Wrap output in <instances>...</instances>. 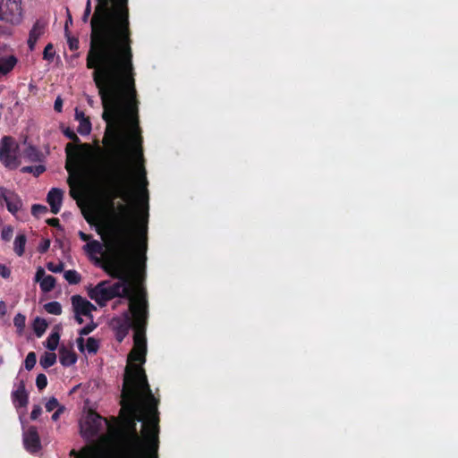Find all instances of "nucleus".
<instances>
[{
  "mask_svg": "<svg viewBox=\"0 0 458 458\" xmlns=\"http://www.w3.org/2000/svg\"><path fill=\"white\" fill-rule=\"evenodd\" d=\"M141 177H142L143 186L146 187L148 182H147V178H146V171L144 168L141 169Z\"/></svg>",
  "mask_w": 458,
  "mask_h": 458,
  "instance_id": "864d4df0",
  "label": "nucleus"
},
{
  "mask_svg": "<svg viewBox=\"0 0 458 458\" xmlns=\"http://www.w3.org/2000/svg\"><path fill=\"white\" fill-rule=\"evenodd\" d=\"M64 265L63 262H59L58 264L48 262L47 264V269L53 273H61L64 270Z\"/></svg>",
  "mask_w": 458,
  "mask_h": 458,
  "instance_id": "c9c22d12",
  "label": "nucleus"
},
{
  "mask_svg": "<svg viewBox=\"0 0 458 458\" xmlns=\"http://www.w3.org/2000/svg\"><path fill=\"white\" fill-rule=\"evenodd\" d=\"M68 45L71 50H76L79 47V40L75 38H69Z\"/></svg>",
  "mask_w": 458,
  "mask_h": 458,
  "instance_id": "49530a36",
  "label": "nucleus"
},
{
  "mask_svg": "<svg viewBox=\"0 0 458 458\" xmlns=\"http://www.w3.org/2000/svg\"><path fill=\"white\" fill-rule=\"evenodd\" d=\"M141 141H142V139L141 137L139 135L136 139V143L139 145V149H138V154L140 156V158H142V149H141Z\"/></svg>",
  "mask_w": 458,
  "mask_h": 458,
  "instance_id": "8fccbe9b",
  "label": "nucleus"
},
{
  "mask_svg": "<svg viewBox=\"0 0 458 458\" xmlns=\"http://www.w3.org/2000/svg\"><path fill=\"white\" fill-rule=\"evenodd\" d=\"M59 360L64 367H70L76 363L77 355L72 350L62 346L59 349Z\"/></svg>",
  "mask_w": 458,
  "mask_h": 458,
  "instance_id": "dca6fc26",
  "label": "nucleus"
},
{
  "mask_svg": "<svg viewBox=\"0 0 458 458\" xmlns=\"http://www.w3.org/2000/svg\"><path fill=\"white\" fill-rule=\"evenodd\" d=\"M45 171H46V166L43 165H28V166H23L21 169V173L33 174L34 176H38L41 174H43Z\"/></svg>",
  "mask_w": 458,
  "mask_h": 458,
  "instance_id": "393cba45",
  "label": "nucleus"
},
{
  "mask_svg": "<svg viewBox=\"0 0 458 458\" xmlns=\"http://www.w3.org/2000/svg\"><path fill=\"white\" fill-rule=\"evenodd\" d=\"M47 323L44 318L37 317L33 322V330L38 337H41L47 328Z\"/></svg>",
  "mask_w": 458,
  "mask_h": 458,
  "instance_id": "6ab92c4d",
  "label": "nucleus"
},
{
  "mask_svg": "<svg viewBox=\"0 0 458 458\" xmlns=\"http://www.w3.org/2000/svg\"><path fill=\"white\" fill-rule=\"evenodd\" d=\"M79 236H80V238H81L82 241H89V237H90L89 234H86L85 233H83V232H81V231H80V232H79Z\"/></svg>",
  "mask_w": 458,
  "mask_h": 458,
  "instance_id": "5fc2aeb1",
  "label": "nucleus"
},
{
  "mask_svg": "<svg viewBox=\"0 0 458 458\" xmlns=\"http://www.w3.org/2000/svg\"><path fill=\"white\" fill-rule=\"evenodd\" d=\"M138 420L131 417L130 433L126 437V453L129 458H146L149 452L150 458H157L158 448V428L157 418H153L152 425L147 426L145 420L142 422V436L140 437L136 428Z\"/></svg>",
  "mask_w": 458,
  "mask_h": 458,
  "instance_id": "7ed1b4c3",
  "label": "nucleus"
},
{
  "mask_svg": "<svg viewBox=\"0 0 458 458\" xmlns=\"http://www.w3.org/2000/svg\"><path fill=\"white\" fill-rule=\"evenodd\" d=\"M6 314V305L5 302L0 301V316H4Z\"/></svg>",
  "mask_w": 458,
  "mask_h": 458,
  "instance_id": "603ef678",
  "label": "nucleus"
},
{
  "mask_svg": "<svg viewBox=\"0 0 458 458\" xmlns=\"http://www.w3.org/2000/svg\"><path fill=\"white\" fill-rule=\"evenodd\" d=\"M82 315H75V320L78 324H82L83 323V319L81 318Z\"/></svg>",
  "mask_w": 458,
  "mask_h": 458,
  "instance_id": "6e6d98bb",
  "label": "nucleus"
},
{
  "mask_svg": "<svg viewBox=\"0 0 458 458\" xmlns=\"http://www.w3.org/2000/svg\"><path fill=\"white\" fill-rule=\"evenodd\" d=\"M3 363V358L0 357V365Z\"/></svg>",
  "mask_w": 458,
  "mask_h": 458,
  "instance_id": "680f3d73",
  "label": "nucleus"
},
{
  "mask_svg": "<svg viewBox=\"0 0 458 458\" xmlns=\"http://www.w3.org/2000/svg\"><path fill=\"white\" fill-rule=\"evenodd\" d=\"M90 25L86 66L93 70L106 130H140L128 0H98Z\"/></svg>",
  "mask_w": 458,
  "mask_h": 458,
  "instance_id": "f257e3e1",
  "label": "nucleus"
},
{
  "mask_svg": "<svg viewBox=\"0 0 458 458\" xmlns=\"http://www.w3.org/2000/svg\"><path fill=\"white\" fill-rule=\"evenodd\" d=\"M86 348L89 353H96L99 348V343L94 337L87 339Z\"/></svg>",
  "mask_w": 458,
  "mask_h": 458,
  "instance_id": "7c9ffc66",
  "label": "nucleus"
},
{
  "mask_svg": "<svg viewBox=\"0 0 458 458\" xmlns=\"http://www.w3.org/2000/svg\"><path fill=\"white\" fill-rule=\"evenodd\" d=\"M64 406H60L52 415L51 419L54 420V421H56L60 415L64 412Z\"/></svg>",
  "mask_w": 458,
  "mask_h": 458,
  "instance_id": "09e8293b",
  "label": "nucleus"
},
{
  "mask_svg": "<svg viewBox=\"0 0 458 458\" xmlns=\"http://www.w3.org/2000/svg\"><path fill=\"white\" fill-rule=\"evenodd\" d=\"M41 412H42V409H41L40 405H38V404L34 405L33 409L30 412V419L33 420H37L39 417V415L41 414Z\"/></svg>",
  "mask_w": 458,
  "mask_h": 458,
  "instance_id": "ea45409f",
  "label": "nucleus"
},
{
  "mask_svg": "<svg viewBox=\"0 0 458 458\" xmlns=\"http://www.w3.org/2000/svg\"><path fill=\"white\" fill-rule=\"evenodd\" d=\"M87 102H88V104H89L90 106H93V105H94V101H93V99H92V98H91V97H89H89L87 98Z\"/></svg>",
  "mask_w": 458,
  "mask_h": 458,
  "instance_id": "4d7b16f0",
  "label": "nucleus"
},
{
  "mask_svg": "<svg viewBox=\"0 0 458 458\" xmlns=\"http://www.w3.org/2000/svg\"><path fill=\"white\" fill-rule=\"evenodd\" d=\"M103 269L112 277L118 280L130 279L125 273L123 264L121 259H109L102 266Z\"/></svg>",
  "mask_w": 458,
  "mask_h": 458,
  "instance_id": "9b49d317",
  "label": "nucleus"
},
{
  "mask_svg": "<svg viewBox=\"0 0 458 458\" xmlns=\"http://www.w3.org/2000/svg\"><path fill=\"white\" fill-rule=\"evenodd\" d=\"M70 21L72 22V17L71 16H69V20H67L66 22H70Z\"/></svg>",
  "mask_w": 458,
  "mask_h": 458,
  "instance_id": "bf43d9fd",
  "label": "nucleus"
},
{
  "mask_svg": "<svg viewBox=\"0 0 458 458\" xmlns=\"http://www.w3.org/2000/svg\"><path fill=\"white\" fill-rule=\"evenodd\" d=\"M63 133L65 137L72 140L74 143L79 144L81 142L80 138L77 136V134L74 132V131L70 128L66 127L63 130Z\"/></svg>",
  "mask_w": 458,
  "mask_h": 458,
  "instance_id": "473e14b6",
  "label": "nucleus"
},
{
  "mask_svg": "<svg viewBox=\"0 0 458 458\" xmlns=\"http://www.w3.org/2000/svg\"><path fill=\"white\" fill-rule=\"evenodd\" d=\"M13 230L10 225L4 226L1 232L2 240L4 242H9L13 237Z\"/></svg>",
  "mask_w": 458,
  "mask_h": 458,
  "instance_id": "f704fd0d",
  "label": "nucleus"
},
{
  "mask_svg": "<svg viewBox=\"0 0 458 458\" xmlns=\"http://www.w3.org/2000/svg\"><path fill=\"white\" fill-rule=\"evenodd\" d=\"M64 192L61 189L52 188L47 196V201L50 205L51 212L53 214H58L62 202H63Z\"/></svg>",
  "mask_w": 458,
  "mask_h": 458,
  "instance_id": "ddd939ff",
  "label": "nucleus"
},
{
  "mask_svg": "<svg viewBox=\"0 0 458 458\" xmlns=\"http://www.w3.org/2000/svg\"><path fill=\"white\" fill-rule=\"evenodd\" d=\"M23 444L27 451L31 454L38 453L41 449L39 436L36 427H30L23 434Z\"/></svg>",
  "mask_w": 458,
  "mask_h": 458,
  "instance_id": "9d476101",
  "label": "nucleus"
},
{
  "mask_svg": "<svg viewBox=\"0 0 458 458\" xmlns=\"http://www.w3.org/2000/svg\"><path fill=\"white\" fill-rule=\"evenodd\" d=\"M78 150V148L74 146L72 143H68L65 147V152L68 157H71L72 155H75Z\"/></svg>",
  "mask_w": 458,
  "mask_h": 458,
  "instance_id": "a19ab883",
  "label": "nucleus"
},
{
  "mask_svg": "<svg viewBox=\"0 0 458 458\" xmlns=\"http://www.w3.org/2000/svg\"><path fill=\"white\" fill-rule=\"evenodd\" d=\"M4 200L7 210L15 215L22 208V200L20 196L13 191L0 187V202Z\"/></svg>",
  "mask_w": 458,
  "mask_h": 458,
  "instance_id": "6e6552de",
  "label": "nucleus"
},
{
  "mask_svg": "<svg viewBox=\"0 0 458 458\" xmlns=\"http://www.w3.org/2000/svg\"><path fill=\"white\" fill-rule=\"evenodd\" d=\"M46 222L50 226H54V227L57 228L58 230H63V227L60 225L58 218H48V219H47Z\"/></svg>",
  "mask_w": 458,
  "mask_h": 458,
  "instance_id": "c03bdc74",
  "label": "nucleus"
},
{
  "mask_svg": "<svg viewBox=\"0 0 458 458\" xmlns=\"http://www.w3.org/2000/svg\"><path fill=\"white\" fill-rule=\"evenodd\" d=\"M88 294L100 307L106 306L108 301L115 297H121L129 301V305L133 303L130 279L118 280L114 284H111L109 280L101 281L95 287L91 288Z\"/></svg>",
  "mask_w": 458,
  "mask_h": 458,
  "instance_id": "20e7f679",
  "label": "nucleus"
},
{
  "mask_svg": "<svg viewBox=\"0 0 458 458\" xmlns=\"http://www.w3.org/2000/svg\"><path fill=\"white\" fill-rule=\"evenodd\" d=\"M74 117L75 120L79 122V126L77 129L78 132L83 136L89 135L92 129L89 117L85 115L84 112L79 110L78 108L75 109Z\"/></svg>",
  "mask_w": 458,
  "mask_h": 458,
  "instance_id": "2eb2a0df",
  "label": "nucleus"
},
{
  "mask_svg": "<svg viewBox=\"0 0 458 458\" xmlns=\"http://www.w3.org/2000/svg\"><path fill=\"white\" fill-rule=\"evenodd\" d=\"M90 13H91V4H90V0H88L85 10H84V13L81 18L83 22L88 21Z\"/></svg>",
  "mask_w": 458,
  "mask_h": 458,
  "instance_id": "58836bf2",
  "label": "nucleus"
},
{
  "mask_svg": "<svg viewBox=\"0 0 458 458\" xmlns=\"http://www.w3.org/2000/svg\"><path fill=\"white\" fill-rule=\"evenodd\" d=\"M65 280L71 284H77L81 282V276L76 270H67L64 274Z\"/></svg>",
  "mask_w": 458,
  "mask_h": 458,
  "instance_id": "a878e982",
  "label": "nucleus"
},
{
  "mask_svg": "<svg viewBox=\"0 0 458 458\" xmlns=\"http://www.w3.org/2000/svg\"><path fill=\"white\" fill-rule=\"evenodd\" d=\"M41 157L40 151L31 145H29L22 152V157L29 162H39Z\"/></svg>",
  "mask_w": 458,
  "mask_h": 458,
  "instance_id": "a211bd4d",
  "label": "nucleus"
},
{
  "mask_svg": "<svg viewBox=\"0 0 458 458\" xmlns=\"http://www.w3.org/2000/svg\"><path fill=\"white\" fill-rule=\"evenodd\" d=\"M107 427V421L100 415L90 412L87 415L84 421L81 423V435L88 441L99 436V434Z\"/></svg>",
  "mask_w": 458,
  "mask_h": 458,
  "instance_id": "423d86ee",
  "label": "nucleus"
},
{
  "mask_svg": "<svg viewBox=\"0 0 458 458\" xmlns=\"http://www.w3.org/2000/svg\"><path fill=\"white\" fill-rule=\"evenodd\" d=\"M37 362L36 353L34 352H30L27 354L26 359L24 360V366L27 370H31Z\"/></svg>",
  "mask_w": 458,
  "mask_h": 458,
  "instance_id": "c85d7f7f",
  "label": "nucleus"
},
{
  "mask_svg": "<svg viewBox=\"0 0 458 458\" xmlns=\"http://www.w3.org/2000/svg\"><path fill=\"white\" fill-rule=\"evenodd\" d=\"M84 250L89 254H101L103 246L98 241H91L84 245Z\"/></svg>",
  "mask_w": 458,
  "mask_h": 458,
  "instance_id": "b1692460",
  "label": "nucleus"
},
{
  "mask_svg": "<svg viewBox=\"0 0 458 458\" xmlns=\"http://www.w3.org/2000/svg\"><path fill=\"white\" fill-rule=\"evenodd\" d=\"M44 309L49 314L60 315L62 313V306L55 301L46 303Z\"/></svg>",
  "mask_w": 458,
  "mask_h": 458,
  "instance_id": "bb28decb",
  "label": "nucleus"
},
{
  "mask_svg": "<svg viewBox=\"0 0 458 458\" xmlns=\"http://www.w3.org/2000/svg\"><path fill=\"white\" fill-rule=\"evenodd\" d=\"M70 21L72 22V17L71 16H69V20H67L66 22H70Z\"/></svg>",
  "mask_w": 458,
  "mask_h": 458,
  "instance_id": "052dcab7",
  "label": "nucleus"
},
{
  "mask_svg": "<svg viewBox=\"0 0 458 458\" xmlns=\"http://www.w3.org/2000/svg\"><path fill=\"white\" fill-rule=\"evenodd\" d=\"M22 18L21 0H2L0 4V21L18 25L21 22Z\"/></svg>",
  "mask_w": 458,
  "mask_h": 458,
  "instance_id": "0eeeda50",
  "label": "nucleus"
},
{
  "mask_svg": "<svg viewBox=\"0 0 458 458\" xmlns=\"http://www.w3.org/2000/svg\"><path fill=\"white\" fill-rule=\"evenodd\" d=\"M129 308L121 315L113 318L109 326L114 332L116 341L122 343L133 327L131 317H134V347L128 355L129 365L125 369L121 405L122 411L126 410L131 413V417H134L138 422H143L145 416L140 403L144 397H147L152 403L149 408L150 412L157 411V402L151 393L145 370L141 366L132 362L140 361L141 364L146 362L148 301L142 297L136 304L131 303Z\"/></svg>",
  "mask_w": 458,
  "mask_h": 458,
  "instance_id": "f03ea898",
  "label": "nucleus"
},
{
  "mask_svg": "<svg viewBox=\"0 0 458 458\" xmlns=\"http://www.w3.org/2000/svg\"><path fill=\"white\" fill-rule=\"evenodd\" d=\"M97 327V325L94 322H91L90 324L86 325L81 329H80L79 334L80 335H88L90 334L95 328Z\"/></svg>",
  "mask_w": 458,
  "mask_h": 458,
  "instance_id": "4c0bfd02",
  "label": "nucleus"
},
{
  "mask_svg": "<svg viewBox=\"0 0 458 458\" xmlns=\"http://www.w3.org/2000/svg\"><path fill=\"white\" fill-rule=\"evenodd\" d=\"M17 63L13 55L0 58V78L10 72Z\"/></svg>",
  "mask_w": 458,
  "mask_h": 458,
  "instance_id": "f3484780",
  "label": "nucleus"
},
{
  "mask_svg": "<svg viewBox=\"0 0 458 458\" xmlns=\"http://www.w3.org/2000/svg\"><path fill=\"white\" fill-rule=\"evenodd\" d=\"M25 322H26V317L21 314L18 313L15 315L13 318V325L17 328V332L19 335H21L24 328H25Z\"/></svg>",
  "mask_w": 458,
  "mask_h": 458,
  "instance_id": "cd10ccee",
  "label": "nucleus"
},
{
  "mask_svg": "<svg viewBox=\"0 0 458 458\" xmlns=\"http://www.w3.org/2000/svg\"><path fill=\"white\" fill-rule=\"evenodd\" d=\"M48 212V209L46 206L41 204H34L31 207V214L35 217H39Z\"/></svg>",
  "mask_w": 458,
  "mask_h": 458,
  "instance_id": "c756f323",
  "label": "nucleus"
},
{
  "mask_svg": "<svg viewBox=\"0 0 458 458\" xmlns=\"http://www.w3.org/2000/svg\"><path fill=\"white\" fill-rule=\"evenodd\" d=\"M47 385V376L42 373L38 374L36 378V386L38 388V390L39 391L43 390L44 388H46Z\"/></svg>",
  "mask_w": 458,
  "mask_h": 458,
  "instance_id": "72a5a7b5",
  "label": "nucleus"
},
{
  "mask_svg": "<svg viewBox=\"0 0 458 458\" xmlns=\"http://www.w3.org/2000/svg\"><path fill=\"white\" fill-rule=\"evenodd\" d=\"M59 340V333L57 331L52 332L47 339L46 347L51 352L55 351L58 346Z\"/></svg>",
  "mask_w": 458,
  "mask_h": 458,
  "instance_id": "5701e85b",
  "label": "nucleus"
},
{
  "mask_svg": "<svg viewBox=\"0 0 458 458\" xmlns=\"http://www.w3.org/2000/svg\"><path fill=\"white\" fill-rule=\"evenodd\" d=\"M74 315H83L92 319L91 312L96 307L88 300L81 295H72L71 298Z\"/></svg>",
  "mask_w": 458,
  "mask_h": 458,
  "instance_id": "1a4fd4ad",
  "label": "nucleus"
},
{
  "mask_svg": "<svg viewBox=\"0 0 458 458\" xmlns=\"http://www.w3.org/2000/svg\"><path fill=\"white\" fill-rule=\"evenodd\" d=\"M47 22L42 20H38L30 31L28 38V47L30 51H33L38 38L44 35L46 31Z\"/></svg>",
  "mask_w": 458,
  "mask_h": 458,
  "instance_id": "f8f14e48",
  "label": "nucleus"
},
{
  "mask_svg": "<svg viewBox=\"0 0 458 458\" xmlns=\"http://www.w3.org/2000/svg\"><path fill=\"white\" fill-rule=\"evenodd\" d=\"M54 109L58 112V113H61L62 110H63V99L61 98V97H57L55 98V104H54Z\"/></svg>",
  "mask_w": 458,
  "mask_h": 458,
  "instance_id": "de8ad7c7",
  "label": "nucleus"
},
{
  "mask_svg": "<svg viewBox=\"0 0 458 458\" xmlns=\"http://www.w3.org/2000/svg\"><path fill=\"white\" fill-rule=\"evenodd\" d=\"M55 54V52L54 50V46L53 44L49 43L44 48L43 58L47 61L51 62L54 59Z\"/></svg>",
  "mask_w": 458,
  "mask_h": 458,
  "instance_id": "2f4dec72",
  "label": "nucleus"
},
{
  "mask_svg": "<svg viewBox=\"0 0 458 458\" xmlns=\"http://www.w3.org/2000/svg\"><path fill=\"white\" fill-rule=\"evenodd\" d=\"M77 345L81 352L84 351V339L81 335L77 339Z\"/></svg>",
  "mask_w": 458,
  "mask_h": 458,
  "instance_id": "3c124183",
  "label": "nucleus"
},
{
  "mask_svg": "<svg viewBox=\"0 0 458 458\" xmlns=\"http://www.w3.org/2000/svg\"><path fill=\"white\" fill-rule=\"evenodd\" d=\"M61 405H59L58 400L55 397H51L46 403L45 407L47 411H52L55 409H58Z\"/></svg>",
  "mask_w": 458,
  "mask_h": 458,
  "instance_id": "e433bc0d",
  "label": "nucleus"
},
{
  "mask_svg": "<svg viewBox=\"0 0 458 458\" xmlns=\"http://www.w3.org/2000/svg\"><path fill=\"white\" fill-rule=\"evenodd\" d=\"M50 247V240L46 239L44 240L38 246V251L40 253H45L48 250Z\"/></svg>",
  "mask_w": 458,
  "mask_h": 458,
  "instance_id": "79ce46f5",
  "label": "nucleus"
},
{
  "mask_svg": "<svg viewBox=\"0 0 458 458\" xmlns=\"http://www.w3.org/2000/svg\"><path fill=\"white\" fill-rule=\"evenodd\" d=\"M81 147L83 148H88L89 146L88 144H83V145H81Z\"/></svg>",
  "mask_w": 458,
  "mask_h": 458,
  "instance_id": "13d9d810",
  "label": "nucleus"
},
{
  "mask_svg": "<svg viewBox=\"0 0 458 458\" xmlns=\"http://www.w3.org/2000/svg\"><path fill=\"white\" fill-rule=\"evenodd\" d=\"M56 362V355L55 352H45L39 360L40 365L44 369H48L49 367L53 366Z\"/></svg>",
  "mask_w": 458,
  "mask_h": 458,
  "instance_id": "412c9836",
  "label": "nucleus"
},
{
  "mask_svg": "<svg viewBox=\"0 0 458 458\" xmlns=\"http://www.w3.org/2000/svg\"><path fill=\"white\" fill-rule=\"evenodd\" d=\"M26 242H27V239H26L25 234H18L14 240L13 250H14V252L19 257H21L24 253Z\"/></svg>",
  "mask_w": 458,
  "mask_h": 458,
  "instance_id": "aec40b11",
  "label": "nucleus"
},
{
  "mask_svg": "<svg viewBox=\"0 0 458 458\" xmlns=\"http://www.w3.org/2000/svg\"><path fill=\"white\" fill-rule=\"evenodd\" d=\"M11 275V270L8 267L4 264H0V276L3 278H8Z\"/></svg>",
  "mask_w": 458,
  "mask_h": 458,
  "instance_id": "a18cd8bd",
  "label": "nucleus"
},
{
  "mask_svg": "<svg viewBox=\"0 0 458 458\" xmlns=\"http://www.w3.org/2000/svg\"><path fill=\"white\" fill-rule=\"evenodd\" d=\"M18 144L11 136H4L0 140V162L8 169L13 170L20 165L17 155Z\"/></svg>",
  "mask_w": 458,
  "mask_h": 458,
  "instance_id": "39448f33",
  "label": "nucleus"
},
{
  "mask_svg": "<svg viewBox=\"0 0 458 458\" xmlns=\"http://www.w3.org/2000/svg\"><path fill=\"white\" fill-rule=\"evenodd\" d=\"M13 403L15 407H26L29 403L28 393L25 389V383L21 380L16 390L12 393Z\"/></svg>",
  "mask_w": 458,
  "mask_h": 458,
  "instance_id": "4468645a",
  "label": "nucleus"
},
{
  "mask_svg": "<svg viewBox=\"0 0 458 458\" xmlns=\"http://www.w3.org/2000/svg\"><path fill=\"white\" fill-rule=\"evenodd\" d=\"M40 289L44 293L51 292L55 286V278L52 276H45L39 283Z\"/></svg>",
  "mask_w": 458,
  "mask_h": 458,
  "instance_id": "4be33fe9",
  "label": "nucleus"
},
{
  "mask_svg": "<svg viewBox=\"0 0 458 458\" xmlns=\"http://www.w3.org/2000/svg\"><path fill=\"white\" fill-rule=\"evenodd\" d=\"M45 276H47L44 268L42 267H38L36 271L35 281L40 283Z\"/></svg>",
  "mask_w": 458,
  "mask_h": 458,
  "instance_id": "37998d69",
  "label": "nucleus"
}]
</instances>
